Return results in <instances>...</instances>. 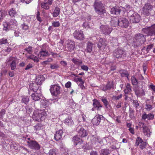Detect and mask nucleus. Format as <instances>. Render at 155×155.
Instances as JSON below:
<instances>
[{
    "instance_id": "nucleus-6",
    "label": "nucleus",
    "mask_w": 155,
    "mask_h": 155,
    "mask_svg": "<svg viewBox=\"0 0 155 155\" xmlns=\"http://www.w3.org/2000/svg\"><path fill=\"white\" fill-rule=\"evenodd\" d=\"M72 141L77 148H81L83 147V140L77 136H74L72 139Z\"/></svg>"
},
{
    "instance_id": "nucleus-62",
    "label": "nucleus",
    "mask_w": 155,
    "mask_h": 155,
    "mask_svg": "<svg viewBox=\"0 0 155 155\" xmlns=\"http://www.w3.org/2000/svg\"><path fill=\"white\" fill-rule=\"evenodd\" d=\"M41 107L42 108H45V109H47V103L45 101L42 102L41 103Z\"/></svg>"
},
{
    "instance_id": "nucleus-28",
    "label": "nucleus",
    "mask_w": 155,
    "mask_h": 155,
    "mask_svg": "<svg viewBox=\"0 0 155 155\" xmlns=\"http://www.w3.org/2000/svg\"><path fill=\"white\" fill-rule=\"evenodd\" d=\"M94 44L92 43L88 42L87 43V45L86 49L87 52L91 53L92 51Z\"/></svg>"
},
{
    "instance_id": "nucleus-13",
    "label": "nucleus",
    "mask_w": 155,
    "mask_h": 155,
    "mask_svg": "<svg viewBox=\"0 0 155 155\" xmlns=\"http://www.w3.org/2000/svg\"><path fill=\"white\" fill-rule=\"evenodd\" d=\"M131 22L134 23H138L141 20L140 15L137 13H135L130 19Z\"/></svg>"
},
{
    "instance_id": "nucleus-51",
    "label": "nucleus",
    "mask_w": 155,
    "mask_h": 155,
    "mask_svg": "<svg viewBox=\"0 0 155 155\" xmlns=\"http://www.w3.org/2000/svg\"><path fill=\"white\" fill-rule=\"evenodd\" d=\"M16 63L15 60L12 61V63L10 64V67H11V69L12 70H14L16 67Z\"/></svg>"
},
{
    "instance_id": "nucleus-35",
    "label": "nucleus",
    "mask_w": 155,
    "mask_h": 155,
    "mask_svg": "<svg viewBox=\"0 0 155 155\" xmlns=\"http://www.w3.org/2000/svg\"><path fill=\"white\" fill-rule=\"evenodd\" d=\"M60 12V9L58 7H55L54 12L53 13L52 15L54 17H56L59 14Z\"/></svg>"
},
{
    "instance_id": "nucleus-58",
    "label": "nucleus",
    "mask_w": 155,
    "mask_h": 155,
    "mask_svg": "<svg viewBox=\"0 0 155 155\" xmlns=\"http://www.w3.org/2000/svg\"><path fill=\"white\" fill-rule=\"evenodd\" d=\"M151 31L152 35H155V24L152 25L151 26Z\"/></svg>"
},
{
    "instance_id": "nucleus-32",
    "label": "nucleus",
    "mask_w": 155,
    "mask_h": 155,
    "mask_svg": "<svg viewBox=\"0 0 155 155\" xmlns=\"http://www.w3.org/2000/svg\"><path fill=\"white\" fill-rule=\"evenodd\" d=\"M119 19L117 18H114L112 19L110 23L113 26L116 27L119 25Z\"/></svg>"
},
{
    "instance_id": "nucleus-41",
    "label": "nucleus",
    "mask_w": 155,
    "mask_h": 155,
    "mask_svg": "<svg viewBox=\"0 0 155 155\" xmlns=\"http://www.w3.org/2000/svg\"><path fill=\"white\" fill-rule=\"evenodd\" d=\"M48 153L49 155H59L57 150L54 149H50Z\"/></svg>"
},
{
    "instance_id": "nucleus-14",
    "label": "nucleus",
    "mask_w": 155,
    "mask_h": 155,
    "mask_svg": "<svg viewBox=\"0 0 155 155\" xmlns=\"http://www.w3.org/2000/svg\"><path fill=\"white\" fill-rule=\"evenodd\" d=\"M114 88V84L112 81H108L107 84L104 86L102 88V90L105 91L107 90H110L111 89Z\"/></svg>"
},
{
    "instance_id": "nucleus-18",
    "label": "nucleus",
    "mask_w": 155,
    "mask_h": 155,
    "mask_svg": "<svg viewBox=\"0 0 155 155\" xmlns=\"http://www.w3.org/2000/svg\"><path fill=\"white\" fill-rule=\"evenodd\" d=\"M75 44L74 41L71 40L69 41L67 46L68 51L71 52L74 50L75 48Z\"/></svg>"
},
{
    "instance_id": "nucleus-27",
    "label": "nucleus",
    "mask_w": 155,
    "mask_h": 155,
    "mask_svg": "<svg viewBox=\"0 0 155 155\" xmlns=\"http://www.w3.org/2000/svg\"><path fill=\"white\" fill-rule=\"evenodd\" d=\"M142 31L145 34H147V35L152 36V33L151 31V27H147L145 28H143Z\"/></svg>"
},
{
    "instance_id": "nucleus-59",
    "label": "nucleus",
    "mask_w": 155,
    "mask_h": 155,
    "mask_svg": "<svg viewBox=\"0 0 155 155\" xmlns=\"http://www.w3.org/2000/svg\"><path fill=\"white\" fill-rule=\"evenodd\" d=\"M5 16V12L3 11H0V22L2 20Z\"/></svg>"
},
{
    "instance_id": "nucleus-49",
    "label": "nucleus",
    "mask_w": 155,
    "mask_h": 155,
    "mask_svg": "<svg viewBox=\"0 0 155 155\" xmlns=\"http://www.w3.org/2000/svg\"><path fill=\"white\" fill-rule=\"evenodd\" d=\"M135 13H137L134 12L133 10H130L127 12V15L130 19L132 16Z\"/></svg>"
},
{
    "instance_id": "nucleus-17",
    "label": "nucleus",
    "mask_w": 155,
    "mask_h": 155,
    "mask_svg": "<svg viewBox=\"0 0 155 155\" xmlns=\"http://www.w3.org/2000/svg\"><path fill=\"white\" fill-rule=\"evenodd\" d=\"M106 41L105 39L102 38H100L97 42V47L100 50L104 48L106 45Z\"/></svg>"
},
{
    "instance_id": "nucleus-52",
    "label": "nucleus",
    "mask_w": 155,
    "mask_h": 155,
    "mask_svg": "<svg viewBox=\"0 0 155 155\" xmlns=\"http://www.w3.org/2000/svg\"><path fill=\"white\" fill-rule=\"evenodd\" d=\"M147 143L146 142L143 141L139 146L141 149L143 150L146 148Z\"/></svg>"
},
{
    "instance_id": "nucleus-48",
    "label": "nucleus",
    "mask_w": 155,
    "mask_h": 155,
    "mask_svg": "<svg viewBox=\"0 0 155 155\" xmlns=\"http://www.w3.org/2000/svg\"><path fill=\"white\" fill-rule=\"evenodd\" d=\"M50 64V68L51 69L57 70L59 68V65L57 63H54Z\"/></svg>"
},
{
    "instance_id": "nucleus-45",
    "label": "nucleus",
    "mask_w": 155,
    "mask_h": 155,
    "mask_svg": "<svg viewBox=\"0 0 155 155\" xmlns=\"http://www.w3.org/2000/svg\"><path fill=\"white\" fill-rule=\"evenodd\" d=\"M110 43L114 46H116L118 44L117 39L116 38H112L110 40Z\"/></svg>"
},
{
    "instance_id": "nucleus-29",
    "label": "nucleus",
    "mask_w": 155,
    "mask_h": 155,
    "mask_svg": "<svg viewBox=\"0 0 155 155\" xmlns=\"http://www.w3.org/2000/svg\"><path fill=\"white\" fill-rule=\"evenodd\" d=\"M50 54L48 53V51L42 49H41V51L39 52V56L40 57H45L48 56Z\"/></svg>"
},
{
    "instance_id": "nucleus-12",
    "label": "nucleus",
    "mask_w": 155,
    "mask_h": 155,
    "mask_svg": "<svg viewBox=\"0 0 155 155\" xmlns=\"http://www.w3.org/2000/svg\"><path fill=\"white\" fill-rule=\"evenodd\" d=\"M79 136L81 137H84L87 136L88 133L86 130H85L83 127L81 126L77 127Z\"/></svg>"
},
{
    "instance_id": "nucleus-2",
    "label": "nucleus",
    "mask_w": 155,
    "mask_h": 155,
    "mask_svg": "<svg viewBox=\"0 0 155 155\" xmlns=\"http://www.w3.org/2000/svg\"><path fill=\"white\" fill-rule=\"evenodd\" d=\"M146 35L138 33L136 34L134 38L132 45L134 48H137L141 45L146 41Z\"/></svg>"
},
{
    "instance_id": "nucleus-54",
    "label": "nucleus",
    "mask_w": 155,
    "mask_h": 155,
    "mask_svg": "<svg viewBox=\"0 0 155 155\" xmlns=\"http://www.w3.org/2000/svg\"><path fill=\"white\" fill-rule=\"evenodd\" d=\"M93 140L94 141V143H95L97 142H98L101 143V141L99 137L97 136H95L93 138Z\"/></svg>"
},
{
    "instance_id": "nucleus-64",
    "label": "nucleus",
    "mask_w": 155,
    "mask_h": 155,
    "mask_svg": "<svg viewBox=\"0 0 155 155\" xmlns=\"http://www.w3.org/2000/svg\"><path fill=\"white\" fill-rule=\"evenodd\" d=\"M154 115L151 113L147 114V119L148 120H152L153 119Z\"/></svg>"
},
{
    "instance_id": "nucleus-34",
    "label": "nucleus",
    "mask_w": 155,
    "mask_h": 155,
    "mask_svg": "<svg viewBox=\"0 0 155 155\" xmlns=\"http://www.w3.org/2000/svg\"><path fill=\"white\" fill-rule=\"evenodd\" d=\"M64 123L68 125H71L73 124V122L71 117H68L64 120Z\"/></svg>"
},
{
    "instance_id": "nucleus-21",
    "label": "nucleus",
    "mask_w": 155,
    "mask_h": 155,
    "mask_svg": "<svg viewBox=\"0 0 155 155\" xmlns=\"http://www.w3.org/2000/svg\"><path fill=\"white\" fill-rule=\"evenodd\" d=\"M38 85V84L35 82L30 83L29 84L30 89L32 90L34 92H37L39 87Z\"/></svg>"
},
{
    "instance_id": "nucleus-60",
    "label": "nucleus",
    "mask_w": 155,
    "mask_h": 155,
    "mask_svg": "<svg viewBox=\"0 0 155 155\" xmlns=\"http://www.w3.org/2000/svg\"><path fill=\"white\" fill-rule=\"evenodd\" d=\"M122 97V95L121 94L119 95H118L117 96H113L112 97V98L114 100H119Z\"/></svg>"
},
{
    "instance_id": "nucleus-15",
    "label": "nucleus",
    "mask_w": 155,
    "mask_h": 155,
    "mask_svg": "<svg viewBox=\"0 0 155 155\" xmlns=\"http://www.w3.org/2000/svg\"><path fill=\"white\" fill-rule=\"evenodd\" d=\"M93 106L96 108L97 110H100L102 107V105L97 100L94 99L93 100Z\"/></svg>"
},
{
    "instance_id": "nucleus-26",
    "label": "nucleus",
    "mask_w": 155,
    "mask_h": 155,
    "mask_svg": "<svg viewBox=\"0 0 155 155\" xmlns=\"http://www.w3.org/2000/svg\"><path fill=\"white\" fill-rule=\"evenodd\" d=\"M125 94H130L132 91L131 86L129 83H127L126 85V88L124 90Z\"/></svg>"
},
{
    "instance_id": "nucleus-22",
    "label": "nucleus",
    "mask_w": 155,
    "mask_h": 155,
    "mask_svg": "<svg viewBox=\"0 0 155 155\" xmlns=\"http://www.w3.org/2000/svg\"><path fill=\"white\" fill-rule=\"evenodd\" d=\"M32 118L35 120L38 121L40 120L39 110H35L32 115Z\"/></svg>"
},
{
    "instance_id": "nucleus-10",
    "label": "nucleus",
    "mask_w": 155,
    "mask_h": 155,
    "mask_svg": "<svg viewBox=\"0 0 155 155\" xmlns=\"http://www.w3.org/2000/svg\"><path fill=\"white\" fill-rule=\"evenodd\" d=\"M73 36L75 38L78 40H83L84 38L83 32L81 30L75 31L73 33Z\"/></svg>"
},
{
    "instance_id": "nucleus-24",
    "label": "nucleus",
    "mask_w": 155,
    "mask_h": 155,
    "mask_svg": "<svg viewBox=\"0 0 155 155\" xmlns=\"http://www.w3.org/2000/svg\"><path fill=\"white\" fill-rule=\"evenodd\" d=\"M41 96V92H35L33 93L31 95L33 100L35 101H38L40 99V97Z\"/></svg>"
},
{
    "instance_id": "nucleus-44",
    "label": "nucleus",
    "mask_w": 155,
    "mask_h": 155,
    "mask_svg": "<svg viewBox=\"0 0 155 155\" xmlns=\"http://www.w3.org/2000/svg\"><path fill=\"white\" fill-rule=\"evenodd\" d=\"M143 141V140L140 137H137L136 140L135 146H138Z\"/></svg>"
},
{
    "instance_id": "nucleus-38",
    "label": "nucleus",
    "mask_w": 155,
    "mask_h": 155,
    "mask_svg": "<svg viewBox=\"0 0 155 155\" xmlns=\"http://www.w3.org/2000/svg\"><path fill=\"white\" fill-rule=\"evenodd\" d=\"M120 73L122 77H126L128 78V77L129 74L127 71L125 70H122L120 71Z\"/></svg>"
},
{
    "instance_id": "nucleus-20",
    "label": "nucleus",
    "mask_w": 155,
    "mask_h": 155,
    "mask_svg": "<svg viewBox=\"0 0 155 155\" xmlns=\"http://www.w3.org/2000/svg\"><path fill=\"white\" fill-rule=\"evenodd\" d=\"M63 133V131L61 130H60L58 131H57L54 136V139L56 141L61 140Z\"/></svg>"
},
{
    "instance_id": "nucleus-25",
    "label": "nucleus",
    "mask_w": 155,
    "mask_h": 155,
    "mask_svg": "<svg viewBox=\"0 0 155 155\" xmlns=\"http://www.w3.org/2000/svg\"><path fill=\"white\" fill-rule=\"evenodd\" d=\"M8 23L12 30H13L17 26V21L14 19H11Z\"/></svg>"
},
{
    "instance_id": "nucleus-19",
    "label": "nucleus",
    "mask_w": 155,
    "mask_h": 155,
    "mask_svg": "<svg viewBox=\"0 0 155 155\" xmlns=\"http://www.w3.org/2000/svg\"><path fill=\"white\" fill-rule=\"evenodd\" d=\"M121 12V9L120 7L118 6H115L111 8L110 13L113 15H118L120 14Z\"/></svg>"
},
{
    "instance_id": "nucleus-33",
    "label": "nucleus",
    "mask_w": 155,
    "mask_h": 155,
    "mask_svg": "<svg viewBox=\"0 0 155 155\" xmlns=\"http://www.w3.org/2000/svg\"><path fill=\"white\" fill-rule=\"evenodd\" d=\"M9 15L12 17H15L17 15L15 10L13 8H11L8 12Z\"/></svg>"
},
{
    "instance_id": "nucleus-53",
    "label": "nucleus",
    "mask_w": 155,
    "mask_h": 155,
    "mask_svg": "<svg viewBox=\"0 0 155 155\" xmlns=\"http://www.w3.org/2000/svg\"><path fill=\"white\" fill-rule=\"evenodd\" d=\"M8 43V41L7 39L2 38L0 39V45L5 44Z\"/></svg>"
},
{
    "instance_id": "nucleus-57",
    "label": "nucleus",
    "mask_w": 155,
    "mask_h": 155,
    "mask_svg": "<svg viewBox=\"0 0 155 155\" xmlns=\"http://www.w3.org/2000/svg\"><path fill=\"white\" fill-rule=\"evenodd\" d=\"M138 125L140 128H143V130L147 127L145 124L142 122H140Z\"/></svg>"
},
{
    "instance_id": "nucleus-8",
    "label": "nucleus",
    "mask_w": 155,
    "mask_h": 155,
    "mask_svg": "<svg viewBox=\"0 0 155 155\" xmlns=\"http://www.w3.org/2000/svg\"><path fill=\"white\" fill-rule=\"evenodd\" d=\"M28 147L31 149L35 150H38L40 148V146L38 143L35 140H31L27 142Z\"/></svg>"
},
{
    "instance_id": "nucleus-5",
    "label": "nucleus",
    "mask_w": 155,
    "mask_h": 155,
    "mask_svg": "<svg viewBox=\"0 0 155 155\" xmlns=\"http://www.w3.org/2000/svg\"><path fill=\"white\" fill-rule=\"evenodd\" d=\"M134 90L137 97H140L145 94V89L142 86L140 87L138 85L135 86Z\"/></svg>"
},
{
    "instance_id": "nucleus-42",
    "label": "nucleus",
    "mask_w": 155,
    "mask_h": 155,
    "mask_svg": "<svg viewBox=\"0 0 155 155\" xmlns=\"http://www.w3.org/2000/svg\"><path fill=\"white\" fill-rule=\"evenodd\" d=\"M46 2L45 1L41 3V7L42 8L46 9L48 10L49 8V6L48 5V3Z\"/></svg>"
},
{
    "instance_id": "nucleus-23",
    "label": "nucleus",
    "mask_w": 155,
    "mask_h": 155,
    "mask_svg": "<svg viewBox=\"0 0 155 155\" xmlns=\"http://www.w3.org/2000/svg\"><path fill=\"white\" fill-rule=\"evenodd\" d=\"M45 80V78L42 75H38L36 77L35 82L39 85H41Z\"/></svg>"
},
{
    "instance_id": "nucleus-30",
    "label": "nucleus",
    "mask_w": 155,
    "mask_h": 155,
    "mask_svg": "<svg viewBox=\"0 0 155 155\" xmlns=\"http://www.w3.org/2000/svg\"><path fill=\"white\" fill-rule=\"evenodd\" d=\"M47 109H41L39 110V117L40 120L42 117H45L47 115L46 110Z\"/></svg>"
},
{
    "instance_id": "nucleus-36",
    "label": "nucleus",
    "mask_w": 155,
    "mask_h": 155,
    "mask_svg": "<svg viewBox=\"0 0 155 155\" xmlns=\"http://www.w3.org/2000/svg\"><path fill=\"white\" fill-rule=\"evenodd\" d=\"M143 130L145 135L147 136V137H150L151 132L148 127H146Z\"/></svg>"
},
{
    "instance_id": "nucleus-39",
    "label": "nucleus",
    "mask_w": 155,
    "mask_h": 155,
    "mask_svg": "<svg viewBox=\"0 0 155 155\" xmlns=\"http://www.w3.org/2000/svg\"><path fill=\"white\" fill-rule=\"evenodd\" d=\"M109 153V150L108 149H103L100 151L101 155H108Z\"/></svg>"
},
{
    "instance_id": "nucleus-3",
    "label": "nucleus",
    "mask_w": 155,
    "mask_h": 155,
    "mask_svg": "<svg viewBox=\"0 0 155 155\" xmlns=\"http://www.w3.org/2000/svg\"><path fill=\"white\" fill-rule=\"evenodd\" d=\"M114 58L118 59H124L126 57V53L125 51L120 48H117L115 50L113 53Z\"/></svg>"
},
{
    "instance_id": "nucleus-7",
    "label": "nucleus",
    "mask_w": 155,
    "mask_h": 155,
    "mask_svg": "<svg viewBox=\"0 0 155 155\" xmlns=\"http://www.w3.org/2000/svg\"><path fill=\"white\" fill-rule=\"evenodd\" d=\"M100 31L106 35H109L112 30V29L106 25H101L100 26Z\"/></svg>"
},
{
    "instance_id": "nucleus-9",
    "label": "nucleus",
    "mask_w": 155,
    "mask_h": 155,
    "mask_svg": "<svg viewBox=\"0 0 155 155\" xmlns=\"http://www.w3.org/2000/svg\"><path fill=\"white\" fill-rule=\"evenodd\" d=\"M104 117L102 115L97 114L92 119L91 122L93 125H99L102 120H104Z\"/></svg>"
},
{
    "instance_id": "nucleus-4",
    "label": "nucleus",
    "mask_w": 155,
    "mask_h": 155,
    "mask_svg": "<svg viewBox=\"0 0 155 155\" xmlns=\"http://www.w3.org/2000/svg\"><path fill=\"white\" fill-rule=\"evenodd\" d=\"M61 88L60 86L55 84L51 86L50 90L52 95L57 96L61 93Z\"/></svg>"
},
{
    "instance_id": "nucleus-63",
    "label": "nucleus",
    "mask_w": 155,
    "mask_h": 155,
    "mask_svg": "<svg viewBox=\"0 0 155 155\" xmlns=\"http://www.w3.org/2000/svg\"><path fill=\"white\" fill-rule=\"evenodd\" d=\"M145 108L147 110L149 111L152 109V107L151 104H146Z\"/></svg>"
},
{
    "instance_id": "nucleus-1",
    "label": "nucleus",
    "mask_w": 155,
    "mask_h": 155,
    "mask_svg": "<svg viewBox=\"0 0 155 155\" xmlns=\"http://www.w3.org/2000/svg\"><path fill=\"white\" fill-rule=\"evenodd\" d=\"M152 0H147V2L145 3L142 8L143 14L147 16H153L155 13L153 9V6L152 5Z\"/></svg>"
},
{
    "instance_id": "nucleus-46",
    "label": "nucleus",
    "mask_w": 155,
    "mask_h": 155,
    "mask_svg": "<svg viewBox=\"0 0 155 155\" xmlns=\"http://www.w3.org/2000/svg\"><path fill=\"white\" fill-rule=\"evenodd\" d=\"M129 117L131 118H134V110L132 109V108L130 107L129 110Z\"/></svg>"
},
{
    "instance_id": "nucleus-31",
    "label": "nucleus",
    "mask_w": 155,
    "mask_h": 155,
    "mask_svg": "<svg viewBox=\"0 0 155 155\" xmlns=\"http://www.w3.org/2000/svg\"><path fill=\"white\" fill-rule=\"evenodd\" d=\"M3 30L4 31H7L10 30H12L10 26H9L8 23L7 22H4L3 24Z\"/></svg>"
},
{
    "instance_id": "nucleus-43",
    "label": "nucleus",
    "mask_w": 155,
    "mask_h": 155,
    "mask_svg": "<svg viewBox=\"0 0 155 155\" xmlns=\"http://www.w3.org/2000/svg\"><path fill=\"white\" fill-rule=\"evenodd\" d=\"M72 61L75 64L80 65L82 64V61H79V59L74 58L72 59Z\"/></svg>"
},
{
    "instance_id": "nucleus-47",
    "label": "nucleus",
    "mask_w": 155,
    "mask_h": 155,
    "mask_svg": "<svg viewBox=\"0 0 155 155\" xmlns=\"http://www.w3.org/2000/svg\"><path fill=\"white\" fill-rule=\"evenodd\" d=\"M25 108L27 113L29 114L31 113L32 111V108L31 105H28L26 106Z\"/></svg>"
},
{
    "instance_id": "nucleus-16",
    "label": "nucleus",
    "mask_w": 155,
    "mask_h": 155,
    "mask_svg": "<svg viewBox=\"0 0 155 155\" xmlns=\"http://www.w3.org/2000/svg\"><path fill=\"white\" fill-rule=\"evenodd\" d=\"M94 7L95 11L105 8L104 5L100 1H96L94 4Z\"/></svg>"
},
{
    "instance_id": "nucleus-50",
    "label": "nucleus",
    "mask_w": 155,
    "mask_h": 155,
    "mask_svg": "<svg viewBox=\"0 0 155 155\" xmlns=\"http://www.w3.org/2000/svg\"><path fill=\"white\" fill-rule=\"evenodd\" d=\"M131 81L132 84L133 85H137L138 84V82L135 77L134 76L132 77L131 78Z\"/></svg>"
},
{
    "instance_id": "nucleus-56",
    "label": "nucleus",
    "mask_w": 155,
    "mask_h": 155,
    "mask_svg": "<svg viewBox=\"0 0 155 155\" xmlns=\"http://www.w3.org/2000/svg\"><path fill=\"white\" fill-rule=\"evenodd\" d=\"M52 25L55 27H58L60 26V23L59 21H54L52 22Z\"/></svg>"
},
{
    "instance_id": "nucleus-40",
    "label": "nucleus",
    "mask_w": 155,
    "mask_h": 155,
    "mask_svg": "<svg viewBox=\"0 0 155 155\" xmlns=\"http://www.w3.org/2000/svg\"><path fill=\"white\" fill-rule=\"evenodd\" d=\"M29 101V97L28 96H24L23 97L21 100L22 103L27 104Z\"/></svg>"
},
{
    "instance_id": "nucleus-37",
    "label": "nucleus",
    "mask_w": 155,
    "mask_h": 155,
    "mask_svg": "<svg viewBox=\"0 0 155 155\" xmlns=\"http://www.w3.org/2000/svg\"><path fill=\"white\" fill-rule=\"evenodd\" d=\"M96 13L99 15H102L106 12L105 8H102L99 9L95 11Z\"/></svg>"
},
{
    "instance_id": "nucleus-11",
    "label": "nucleus",
    "mask_w": 155,
    "mask_h": 155,
    "mask_svg": "<svg viewBox=\"0 0 155 155\" xmlns=\"http://www.w3.org/2000/svg\"><path fill=\"white\" fill-rule=\"evenodd\" d=\"M118 26L123 28H126L129 25V22L128 20L124 18H119Z\"/></svg>"
},
{
    "instance_id": "nucleus-61",
    "label": "nucleus",
    "mask_w": 155,
    "mask_h": 155,
    "mask_svg": "<svg viewBox=\"0 0 155 155\" xmlns=\"http://www.w3.org/2000/svg\"><path fill=\"white\" fill-rule=\"evenodd\" d=\"M154 47L153 44H151L147 46V47L146 48V51L148 52L149 51L152 49L153 47Z\"/></svg>"
},
{
    "instance_id": "nucleus-55",
    "label": "nucleus",
    "mask_w": 155,
    "mask_h": 155,
    "mask_svg": "<svg viewBox=\"0 0 155 155\" xmlns=\"http://www.w3.org/2000/svg\"><path fill=\"white\" fill-rule=\"evenodd\" d=\"M101 101L103 103L104 105L106 107H107V106L108 105L109 103L107 99L105 98H102L101 99Z\"/></svg>"
}]
</instances>
